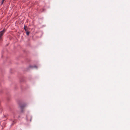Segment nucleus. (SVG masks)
<instances>
[{"label":"nucleus","mask_w":130,"mask_h":130,"mask_svg":"<svg viewBox=\"0 0 130 130\" xmlns=\"http://www.w3.org/2000/svg\"><path fill=\"white\" fill-rule=\"evenodd\" d=\"M5 32L4 29L2 31L0 32V40L2 39V37L3 36Z\"/></svg>","instance_id":"f257e3e1"},{"label":"nucleus","mask_w":130,"mask_h":130,"mask_svg":"<svg viewBox=\"0 0 130 130\" xmlns=\"http://www.w3.org/2000/svg\"><path fill=\"white\" fill-rule=\"evenodd\" d=\"M4 1H5V0H2V4L3 3H4Z\"/></svg>","instance_id":"0eeeda50"},{"label":"nucleus","mask_w":130,"mask_h":130,"mask_svg":"<svg viewBox=\"0 0 130 130\" xmlns=\"http://www.w3.org/2000/svg\"><path fill=\"white\" fill-rule=\"evenodd\" d=\"M26 31V34L27 36H28L29 33V32L27 30Z\"/></svg>","instance_id":"20e7f679"},{"label":"nucleus","mask_w":130,"mask_h":130,"mask_svg":"<svg viewBox=\"0 0 130 130\" xmlns=\"http://www.w3.org/2000/svg\"><path fill=\"white\" fill-rule=\"evenodd\" d=\"M27 120L28 121H31V117L30 116H27Z\"/></svg>","instance_id":"f03ea898"},{"label":"nucleus","mask_w":130,"mask_h":130,"mask_svg":"<svg viewBox=\"0 0 130 130\" xmlns=\"http://www.w3.org/2000/svg\"><path fill=\"white\" fill-rule=\"evenodd\" d=\"M31 67V68H33V67H34V68H37V66H34V67Z\"/></svg>","instance_id":"423d86ee"},{"label":"nucleus","mask_w":130,"mask_h":130,"mask_svg":"<svg viewBox=\"0 0 130 130\" xmlns=\"http://www.w3.org/2000/svg\"><path fill=\"white\" fill-rule=\"evenodd\" d=\"M26 106V105L25 104H22L20 105V107L21 109H22L25 107Z\"/></svg>","instance_id":"7ed1b4c3"},{"label":"nucleus","mask_w":130,"mask_h":130,"mask_svg":"<svg viewBox=\"0 0 130 130\" xmlns=\"http://www.w3.org/2000/svg\"><path fill=\"white\" fill-rule=\"evenodd\" d=\"M24 29L25 30V31H27V30L26 29V28H25V26H24Z\"/></svg>","instance_id":"39448f33"}]
</instances>
